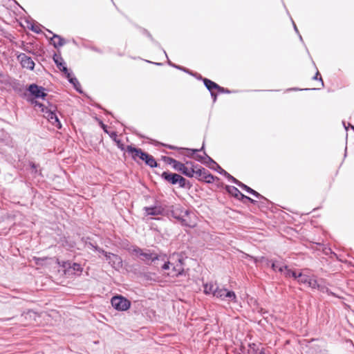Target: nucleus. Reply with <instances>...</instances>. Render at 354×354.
Instances as JSON below:
<instances>
[{"label": "nucleus", "mask_w": 354, "mask_h": 354, "mask_svg": "<svg viewBox=\"0 0 354 354\" xmlns=\"http://www.w3.org/2000/svg\"><path fill=\"white\" fill-rule=\"evenodd\" d=\"M132 252L147 265H150L151 263L157 260L165 261L167 258V255L165 254H158L153 250H151L149 249H142L138 247L133 248Z\"/></svg>", "instance_id": "1"}, {"label": "nucleus", "mask_w": 354, "mask_h": 354, "mask_svg": "<svg viewBox=\"0 0 354 354\" xmlns=\"http://www.w3.org/2000/svg\"><path fill=\"white\" fill-rule=\"evenodd\" d=\"M214 297L223 301H232L234 303L237 302V297L234 291L229 290L226 288H219L218 286L216 287Z\"/></svg>", "instance_id": "2"}, {"label": "nucleus", "mask_w": 354, "mask_h": 354, "mask_svg": "<svg viewBox=\"0 0 354 354\" xmlns=\"http://www.w3.org/2000/svg\"><path fill=\"white\" fill-rule=\"evenodd\" d=\"M112 306L117 310L124 311L131 306V301L122 295H116L111 298Z\"/></svg>", "instance_id": "3"}, {"label": "nucleus", "mask_w": 354, "mask_h": 354, "mask_svg": "<svg viewBox=\"0 0 354 354\" xmlns=\"http://www.w3.org/2000/svg\"><path fill=\"white\" fill-rule=\"evenodd\" d=\"M55 110L56 107L50 104L48 110H46L43 114L44 117L46 118L53 126L60 129H62V123L55 113Z\"/></svg>", "instance_id": "4"}, {"label": "nucleus", "mask_w": 354, "mask_h": 354, "mask_svg": "<svg viewBox=\"0 0 354 354\" xmlns=\"http://www.w3.org/2000/svg\"><path fill=\"white\" fill-rule=\"evenodd\" d=\"M27 91H28L30 94L35 98H41L44 100L47 96L45 88L41 86H38L36 84H30L27 88Z\"/></svg>", "instance_id": "5"}, {"label": "nucleus", "mask_w": 354, "mask_h": 354, "mask_svg": "<svg viewBox=\"0 0 354 354\" xmlns=\"http://www.w3.org/2000/svg\"><path fill=\"white\" fill-rule=\"evenodd\" d=\"M103 254L105 256L106 260L108 261L109 263L115 270H119L122 267V260L118 255L106 251H104Z\"/></svg>", "instance_id": "6"}, {"label": "nucleus", "mask_w": 354, "mask_h": 354, "mask_svg": "<svg viewBox=\"0 0 354 354\" xmlns=\"http://www.w3.org/2000/svg\"><path fill=\"white\" fill-rule=\"evenodd\" d=\"M17 58L20 61L23 68H26L29 70L34 69L35 63L30 57L27 56L25 53H20Z\"/></svg>", "instance_id": "7"}, {"label": "nucleus", "mask_w": 354, "mask_h": 354, "mask_svg": "<svg viewBox=\"0 0 354 354\" xmlns=\"http://www.w3.org/2000/svg\"><path fill=\"white\" fill-rule=\"evenodd\" d=\"M189 213V209H185L180 205L174 207L171 212L172 217L177 219L178 221H180L182 218L187 216Z\"/></svg>", "instance_id": "8"}, {"label": "nucleus", "mask_w": 354, "mask_h": 354, "mask_svg": "<svg viewBox=\"0 0 354 354\" xmlns=\"http://www.w3.org/2000/svg\"><path fill=\"white\" fill-rule=\"evenodd\" d=\"M181 225L194 228L196 226V221L194 214L189 210V213L185 217H183L180 221Z\"/></svg>", "instance_id": "9"}, {"label": "nucleus", "mask_w": 354, "mask_h": 354, "mask_svg": "<svg viewBox=\"0 0 354 354\" xmlns=\"http://www.w3.org/2000/svg\"><path fill=\"white\" fill-rule=\"evenodd\" d=\"M160 177L162 179H163L165 181L169 183L171 185H176L178 183V179L180 178V174H178L176 173H172L169 171H163Z\"/></svg>", "instance_id": "10"}, {"label": "nucleus", "mask_w": 354, "mask_h": 354, "mask_svg": "<svg viewBox=\"0 0 354 354\" xmlns=\"http://www.w3.org/2000/svg\"><path fill=\"white\" fill-rule=\"evenodd\" d=\"M127 151L131 154L132 159L135 161H138V159L140 160L143 156L142 154L145 153V151L141 149L136 148L131 145H127Z\"/></svg>", "instance_id": "11"}, {"label": "nucleus", "mask_w": 354, "mask_h": 354, "mask_svg": "<svg viewBox=\"0 0 354 354\" xmlns=\"http://www.w3.org/2000/svg\"><path fill=\"white\" fill-rule=\"evenodd\" d=\"M144 211L146 215L158 216L163 214L164 208L158 205L145 207Z\"/></svg>", "instance_id": "12"}, {"label": "nucleus", "mask_w": 354, "mask_h": 354, "mask_svg": "<svg viewBox=\"0 0 354 354\" xmlns=\"http://www.w3.org/2000/svg\"><path fill=\"white\" fill-rule=\"evenodd\" d=\"M164 160L167 164L171 165L172 168L174 170L179 171V172H180V171L183 169V167L185 165V164L176 160L171 157L165 156L164 158Z\"/></svg>", "instance_id": "13"}, {"label": "nucleus", "mask_w": 354, "mask_h": 354, "mask_svg": "<svg viewBox=\"0 0 354 354\" xmlns=\"http://www.w3.org/2000/svg\"><path fill=\"white\" fill-rule=\"evenodd\" d=\"M48 32L53 34V37L50 38V41H52V44L53 46L56 48H59L62 46H64L66 43L65 39L62 37L61 36L53 34L50 30H47Z\"/></svg>", "instance_id": "14"}, {"label": "nucleus", "mask_w": 354, "mask_h": 354, "mask_svg": "<svg viewBox=\"0 0 354 354\" xmlns=\"http://www.w3.org/2000/svg\"><path fill=\"white\" fill-rule=\"evenodd\" d=\"M226 191L233 196L234 198L239 199V200H243V197H245V195L242 194L236 187L231 186V185H227L225 187Z\"/></svg>", "instance_id": "15"}, {"label": "nucleus", "mask_w": 354, "mask_h": 354, "mask_svg": "<svg viewBox=\"0 0 354 354\" xmlns=\"http://www.w3.org/2000/svg\"><path fill=\"white\" fill-rule=\"evenodd\" d=\"M142 158H141V160L144 161L145 164L151 167L154 168L158 166V163L156 160V159L150 154L147 153V152H145L144 154H142Z\"/></svg>", "instance_id": "16"}, {"label": "nucleus", "mask_w": 354, "mask_h": 354, "mask_svg": "<svg viewBox=\"0 0 354 354\" xmlns=\"http://www.w3.org/2000/svg\"><path fill=\"white\" fill-rule=\"evenodd\" d=\"M283 271H285L284 274L286 277H293L295 279H297L298 274L297 272L289 269L287 266H282L279 267V272H283Z\"/></svg>", "instance_id": "17"}, {"label": "nucleus", "mask_w": 354, "mask_h": 354, "mask_svg": "<svg viewBox=\"0 0 354 354\" xmlns=\"http://www.w3.org/2000/svg\"><path fill=\"white\" fill-rule=\"evenodd\" d=\"M200 79L203 80L204 85L209 92L217 90V88H219L218 84L207 78H203L201 76H200Z\"/></svg>", "instance_id": "18"}, {"label": "nucleus", "mask_w": 354, "mask_h": 354, "mask_svg": "<svg viewBox=\"0 0 354 354\" xmlns=\"http://www.w3.org/2000/svg\"><path fill=\"white\" fill-rule=\"evenodd\" d=\"M208 170L205 169V168L202 167L201 166L198 167L197 169H194V176L196 179H198L200 181H203L205 176L207 174Z\"/></svg>", "instance_id": "19"}, {"label": "nucleus", "mask_w": 354, "mask_h": 354, "mask_svg": "<svg viewBox=\"0 0 354 354\" xmlns=\"http://www.w3.org/2000/svg\"><path fill=\"white\" fill-rule=\"evenodd\" d=\"M218 286L216 284L213 283L212 282L207 283L203 284V291L205 295H212L214 296V290H216V287Z\"/></svg>", "instance_id": "20"}, {"label": "nucleus", "mask_w": 354, "mask_h": 354, "mask_svg": "<svg viewBox=\"0 0 354 354\" xmlns=\"http://www.w3.org/2000/svg\"><path fill=\"white\" fill-rule=\"evenodd\" d=\"M53 61L55 64H56L57 67L62 71V68L63 67H67L66 66V63L64 62L63 58L61 57L60 55H57L56 53L53 55Z\"/></svg>", "instance_id": "21"}, {"label": "nucleus", "mask_w": 354, "mask_h": 354, "mask_svg": "<svg viewBox=\"0 0 354 354\" xmlns=\"http://www.w3.org/2000/svg\"><path fill=\"white\" fill-rule=\"evenodd\" d=\"M167 148L170 149H178V150H187L190 151V153L187 155L188 157H192L195 153L203 151L204 149V144L200 149H191L188 148L177 147L173 145H167Z\"/></svg>", "instance_id": "22"}, {"label": "nucleus", "mask_w": 354, "mask_h": 354, "mask_svg": "<svg viewBox=\"0 0 354 354\" xmlns=\"http://www.w3.org/2000/svg\"><path fill=\"white\" fill-rule=\"evenodd\" d=\"M172 271L174 272V274H171L172 277H178L185 274V270L183 267L179 266L178 264L173 266Z\"/></svg>", "instance_id": "23"}, {"label": "nucleus", "mask_w": 354, "mask_h": 354, "mask_svg": "<svg viewBox=\"0 0 354 354\" xmlns=\"http://www.w3.org/2000/svg\"><path fill=\"white\" fill-rule=\"evenodd\" d=\"M309 354H329L326 349L322 348L319 346H311L308 351Z\"/></svg>", "instance_id": "24"}, {"label": "nucleus", "mask_w": 354, "mask_h": 354, "mask_svg": "<svg viewBox=\"0 0 354 354\" xmlns=\"http://www.w3.org/2000/svg\"><path fill=\"white\" fill-rule=\"evenodd\" d=\"M28 100L35 107H38L40 109L41 112H42L43 113H44V112L49 108V106H46L44 104L37 101L35 99H28Z\"/></svg>", "instance_id": "25"}, {"label": "nucleus", "mask_w": 354, "mask_h": 354, "mask_svg": "<svg viewBox=\"0 0 354 354\" xmlns=\"http://www.w3.org/2000/svg\"><path fill=\"white\" fill-rule=\"evenodd\" d=\"M180 173L189 178H193L194 176V168H189L187 165H185L183 167Z\"/></svg>", "instance_id": "26"}, {"label": "nucleus", "mask_w": 354, "mask_h": 354, "mask_svg": "<svg viewBox=\"0 0 354 354\" xmlns=\"http://www.w3.org/2000/svg\"><path fill=\"white\" fill-rule=\"evenodd\" d=\"M311 277L299 272L297 275V281L299 283L308 284Z\"/></svg>", "instance_id": "27"}, {"label": "nucleus", "mask_w": 354, "mask_h": 354, "mask_svg": "<svg viewBox=\"0 0 354 354\" xmlns=\"http://www.w3.org/2000/svg\"><path fill=\"white\" fill-rule=\"evenodd\" d=\"M11 86L12 89L18 93H20L24 91V86L19 81L17 80L12 82Z\"/></svg>", "instance_id": "28"}, {"label": "nucleus", "mask_w": 354, "mask_h": 354, "mask_svg": "<svg viewBox=\"0 0 354 354\" xmlns=\"http://www.w3.org/2000/svg\"><path fill=\"white\" fill-rule=\"evenodd\" d=\"M69 82L71 84H73V86L74 88L76 90V91H77L79 93H83L82 88H81V84L76 77L69 80Z\"/></svg>", "instance_id": "29"}, {"label": "nucleus", "mask_w": 354, "mask_h": 354, "mask_svg": "<svg viewBox=\"0 0 354 354\" xmlns=\"http://www.w3.org/2000/svg\"><path fill=\"white\" fill-rule=\"evenodd\" d=\"M254 261H255V263H263L266 266L269 267V266H271V263L274 261L270 260L265 257H261L255 258Z\"/></svg>", "instance_id": "30"}, {"label": "nucleus", "mask_w": 354, "mask_h": 354, "mask_svg": "<svg viewBox=\"0 0 354 354\" xmlns=\"http://www.w3.org/2000/svg\"><path fill=\"white\" fill-rule=\"evenodd\" d=\"M86 245H88L91 249L97 251L100 253L103 254L105 250H104L102 248H99L95 243H93L92 241H86Z\"/></svg>", "instance_id": "31"}, {"label": "nucleus", "mask_w": 354, "mask_h": 354, "mask_svg": "<svg viewBox=\"0 0 354 354\" xmlns=\"http://www.w3.org/2000/svg\"><path fill=\"white\" fill-rule=\"evenodd\" d=\"M71 261H59L57 260V263L62 268H63L65 272H70L71 270Z\"/></svg>", "instance_id": "32"}, {"label": "nucleus", "mask_w": 354, "mask_h": 354, "mask_svg": "<svg viewBox=\"0 0 354 354\" xmlns=\"http://www.w3.org/2000/svg\"><path fill=\"white\" fill-rule=\"evenodd\" d=\"M209 168L217 171L218 174L224 176L225 177H227V174H229L225 169H223L219 165H216V167L209 166Z\"/></svg>", "instance_id": "33"}, {"label": "nucleus", "mask_w": 354, "mask_h": 354, "mask_svg": "<svg viewBox=\"0 0 354 354\" xmlns=\"http://www.w3.org/2000/svg\"><path fill=\"white\" fill-rule=\"evenodd\" d=\"M215 179H218L217 177L213 176L209 171L207 172L203 182H205L206 183H212Z\"/></svg>", "instance_id": "34"}, {"label": "nucleus", "mask_w": 354, "mask_h": 354, "mask_svg": "<svg viewBox=\"0 0 354 354\" xmlns=\"http://www.w3.org/2000/svg\"><path fill=\"white\" fill-rule=\"evenodd\" d=\"M71 270H72L74 273H81L83 270V268L81 265L77 263H71Z\"/></svg>", "instance_id": "35"}, {"label": "nucleus", "mask_w": 354, "mask_h": 354, "mask_svg": "<svg viewBox=\"0 0 354 354\" xmlns=\"http://www.w3.org/2000/svg\"><path fill=\"white\" fill-rule=\"evenodd\" d=\"M307 285L313 289H317L319 287V282L314 277H311Z\"/></svg>", "instance_id": "36"}, {"label": "nucleus", "mask_w": 354, "mask_h": 354, "mask_svg": "<svg viewBox=\"0 0 354 354\" xmlns=\"http://www.w3.org/2000/svg\"><path fill=\"white\" fill-rule=\"evenodd\" d=\"M29 165H30V168L32 169V173H33L35 174L41 175V171L38 170L39 165H37L33 162H30Z\"/></svg>", "instance_id": "37"}, {"label": "nucleus", "mask_w": 354, "mask_h": 354, "mask_svg": "<svg viewBox=\"0 0 354 354\" xmlns=\"http://www.w3.org/2000/svg\"><path fill=\"white\" fill-rule=\"evenodd\" d=\"M62 72H63L64 73V75L68 82H69V80L73 79L75 77L73 76L72 72L70 71L67 67H63L62 68Z\"/></svg>", "instance_id": "38"}, {"label": "nucleus", "mask_w": 354, "mask_h": 354, "mask_svg": "<svg viewBox=\"0 0 354 354\" xmlns=\"http://www.w3.org/2000/svg\"><path fill=\"white\" fill-rule=\"evenodd\" d=\"M178 181L177 184L179 185L180 187H181V188L187 187V183H188V182L184 177H183L182 176L180 175V178H178Z\"/></svg>", "instance_id": "39"}, {"label": "nucleus", "mask_w": 354, "mask_h": 354, "mask_svg": "<svg viewBox=\"0 0 354 354\" xmlns=\"http://www.w3.org/2000/svg\"><path fill=\"white\" fill-rule=\"evenodd\" d=\"M196 160L204 165H205L206 166H207L208 167H209V165H208V162H207V159H205V155L204 154V156H201V155H197L196 157Z\"/></svg>", "instance_id": "40"}, {"label": "nucleus", "mask_w": 354, "mask_h": 354, "mask_svg": "<svg viewBox=\"0 0 354 354\" xmlns=\"http://www.w3.org/2000/svg\"><path fill=\"white\" fill-rule=\"evenodd\" d=\"M230 181H231L232 183L237 185L239 187L241 186V183H242L241 181H239V180H237L236 178H235L234 177H233L232 175H230V174H227V177H226Z\"/></svg>", "instance_id": "41"}, {"label": "nucleus", "mask_w": 354, "mask_h": 354, "mask_svg": "<svg viewBox=\"0 0 354 354\" xmlns=\"http://www.w3.org/2000/svg\"><path fill=\"white\" fill-rule=\"evenodd\" d=\"M230 181H231L232 183L237 185L239 187L241 186V183H242L241 181H239V180H237L236 178H235L234 177H233L232 175H230V174H227V177H226Z\"/></svg>", "instance_id": "42"}, {"label": "nucleus", "mask_w": 354, "mask_h": 354, "mask_svg": "<svg viewBox=\"0 0 354 354\" xmlns=\"http://www.w3.org/2000/svg\"><path fill=\"white\" fill-rule=\"evenodd\" d=\"M204 154L205 155V159H207V162H208V165L216 167V165H218L216 163L211 157H209L208 155L206 154L205 152H204Z\"/></svg>", "instance_id": "43"}, {"label": "nucleus", "mask_w": 354, "mask_h": 354, "mask_svg": "<svg viewBox=\"0 0 354 354\" xmlns=\"http://www.w3.org/2000/svg\"><path fill=\"white\" fill-rule=\"evenodd\" d=\"M313 79L314 80H319L320 82H321V86L323 87L324 86V81L320 75V73L318 71H317L315 75H314V77H313Z\"/></svg>", "instance_id": "44"}, {"label": "nucleus", "mask_w": 354, "mask_h": 354, "mask_svg": "<svg viewBox=\"0 0 354 354\" xmlns=\"http://www.w3.org/2000/svg\"><path fill=\"white\" fill-rule=\"evenodd\" d=\"M240 187L241 189H243V190H245L248 194H251L252 192L254 190L253 189H252L251 187H248V185L243 184V183H241Z\"/></svg>", "instance_id": "45"}, {"label": "nucleus", "mask_w": 354, "mask_h": 354, "mask_svg": "<svg viewBox=\"0 0 354 354\" xmlns=\"http://www.w3.org/2000/svg\"><path fill=\"white\" fill-rule=\"evenodd\" d=\"M283 265H280L277 263V261H274L272 262L271 263V268L274 270V271H277L278 270L279 271V267L280 266H282Z\"/></svg>", "instance_id": "46"}, {"label": "nucleus", "mask_w": 354, "mask_h": 354, "mask_svg": "<svg viewBox=\"0 0 354 354\" xmlns=\"http://www.w3.org/2000/svg\"><path fill=\"white\" fill-rule=\"evenodd\" d=\"M250 194L253 195L254 196H255L257 198L263 199L266 201H268L263 196H262L261 194H260L259 192H257L255 190H253Z\"/></svg>", "instance_id": "47"}, {"label": "nucleus", "mask_w": 354, "mask_h": 354, "mask_svg": "<svg viewBox=\"0 0 354 354\" xmlns=\"http://www.w3.org/2000/svg\"><path fill=\"white\" fill-rule=\"evenodd\" d=\"M250 194L253 195L254 196H255L257 198L263 199L266 201H268L263 196H262L261 194H260L259 192H257L255 190H253Z\"/></svg>", "instance_id": "48"}, {"label": "nucleus", "mask_w": 354, "mask_h": 354, "mask_svg": "<svg viewBox=\"0 0 354 354\" xmlns=\"http://www.w3.org/2000/svg\"><path fill=\"white\" fill-rule=\"evenodd\" d=\"M317 289L321 292H326L329 294L328 289L324 285L321 284L319 283V287H317ZM330 293H331V292H330Z\"/></svg>", "instance_id": "49"}, {"label": "nucleus", "mask_w": 354, "mask_h": 354, "mask_svg": "<svg viewBox=\"0 0 354 354\" xmlns=\"http://www.w3.org/2000/svg\"><path fill=\"white\" fill-rule=\"evenodd\" d=\"M185 165L189 167V168H194L195 169H197L199 167L198 165H195L194 162L192 161H186Z\"/></svg>", "instance_id": "50"}, {"label": "nucleus", "mask_w": 354, "mask_h": 354, "mask_svg": "<svg viewBox=\"0 0 354 354\" xmlns=\"http://www.w3.org/2000/svg\"><path fill=\"white\" fill-rule=\"evenodd\" d=\"M217 91L218 93H232V91L228 90L227 88L221 87L220 86H219V88H217Z\"/></svg>", "instance_id": "51"}, {"label": "nucleus", "mask_w": 354, "mask_h": 354, "mask_svg": "<svg viewBox=\"0 0 354 354\" xmlns=\"http://www.w3.org/2000/svg\"><path fill=\"white\" fill-rule=\"evenodd\" d=\"M172 67L176 68L177 69H179V70H181V71H183L185 73L192 74L191 72H189V71L187 68H184L183 66H178V65H172Z\"/></svg>", "instance_id": "52"}, {"label": "nucleus", "mask_w": 354, "mask_h": 354, "mask_svg": "<svg viewBox=\"0 0 354 354\" xmlns=\"http://www.w3.org/2000/svg\"><path fill=\"white\" fill-rule=\"evenodd\" d=\"M30 28L32 31H33L36 33H39L41 32V29L38 26L32 25Z\"/></svg>", "instance_id": "53"}, {"label": "nucleus", "mask_w": 354, "mask_h": 354, "mask_svg": "<svg viewBox=\"0 0 354 354\" xmlns=\"http://www.w3.org/2000/svg\"><path fill=\"white\" fill-rule=\"evenodd\" d=\"M170 265H171V263L169 261H165V263L162 266V269L165 270H169L170 268Z\"/></svg>", "instance_id": "54"}, {"label": "nucleus", "mask_w": 354, "mask_h": 354, "mask_svg": "<svg viewBox=\"0 0 354 354\" xmlns=\"http://www.w3.org/2000/svg\"><path fill=\"white\" fill-rule=\"evenodd\" d=\"M152 275H155V274L151 273V272H147L144 274V277L147 280H152L153 279L151 277Z\"/></svg>", "instance_id": "55"}, {"label": "nucleus", "mask_w": 354, "mask_h": 354, "mask_svg": "<svg viewBox=\"0 0 354 354\" xmlns=\"http://www.w3.org/2000/svg\"><path fill=\"white\" fill-rule=\"evenodd\" d=\"M243 199L248 200V201H250L252 204H256L257 203V201H255V200H254V199H252L250 197L247 196H245V197H243Z\"/></svg>", "instance_id": "56"}, {"label": "nucleus", "mask_w": 354, "mask_h": 354, "mask_svg": "<svg viewBox=\"0 0 354 354\" xmlns=\"http://www.w3.org/2000/svg\"><path fill=\"white\" fill-rule=\"evenodd\" d=\"M250 347L251 349H252L255 353L258 351L259 348H257V345L255 344H250Z\"/></svg>", "instance_id": "57"}, {"label": "nucleus", "mask_w": 354, "mask_h": 354, "mask_svg": "<svg viewBox=\"0 0 354 354\" xmlns=\"http://www.w3.org/2000/svg\"><path fill=\"white\" fill-rule=\"evenodd\" d=\"M145 31L146 32L147 37L149 38H150L151 39V41H153L157 46H160L159 43L153 40L151 35L149 32H148L147 30H145Z\"/></svg>", "instance_id": "58"}, {"label": "nucleus", "mask_w": 354, "mask_h": 354, "mask_svg": "<svg viewBox=\"0 0 354 354\" xmlns=\"http://www.w3.org/2000/svg\"><path fill=\"white\" fill-rule=\"evenodd\" d=\"M100 124L104 131L106 133H109V131H107V126L104 124L102 122H100Z\"/></svg>", "instance_id": "59"}, {"label": "nucleus", "mask_w": 354, "mask_h": 354, "mask_svg": "<svg viewBox=\"0 0 354 354\" xmlns=\"http://www.w3.org/2000/svg\"><path fill=\"white\" fill-rule=\"evenodd\" d=\"M210 95L213 99V102H215L216 101V97H217L216 93L214 91L210 92Z\"/></svg>", "instance_id": "60"}, {"label": "nucleus", "mask_w": 354, "mask_h": 354, "mask_svg": "<svg viewBox=\"0 0 354 354\" xmlns=\"http://www.w3.org/2000/svg\"><path fill=\"white\" fill-rule=\"evenodd\" d=\"M342 124H343V125H344V127L346 130L348 129V127H350L351 129H353L354 131V126L352 125L351 124L348 123V127L346 126V123H345L344 121L342 122Z\"/></svg>", "instance_id": "61"}, {"label": "nucleus", "mask_w": 354, "mask_h": 354, "mask_svg": "<svg viewBox=\"0 0 354 354\" xmlns=\"http://www.w3.org/2000/svg\"><path fill=\"white\" fill-rule=\"evenodd\" d=\"M184 259L183 258H179L178 260V263L179 266H181L182 267H183V265H184Z\"/></svg>", "instance_id": "62"}, {"label": "nucleus", "mask_w": 354, "mask_h": 354, "mask_svg": "<svg viewBox=\"0 0 354 354\" xmlns=\"http://www.w3.org/2000/svg\"><path fill=\"white\" fill-rule=\"evenodd\" d=\"M109 135H110V137L112 138L117 137V133L115 131H112Z\"/></svg>", "instance_id": "63"}, {"label": "nucleus", "mask_w": 354, "mask_h": 354, "mask_svg": "<svg viewBox=\"0 0 354 354\" xmlns=\"http://www.w3.org/2000/svg\"><path fill=\"white\" fill-rule=\"evenodd\" d=\"M255 354H266L264 348H261L259 352L257 351Z\"/></svg>", "instance_id": "64"}]
</instances>
